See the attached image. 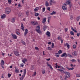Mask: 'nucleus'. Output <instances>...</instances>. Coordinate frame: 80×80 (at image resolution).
Instances as JSON below:
<instances>
[{"label": "nucleus", "mask_w": 80, "mask_h": 80, "mask_svg": "<svg viewBox=\"0 0 80 80\" xmlns=\"http://www.w3.org/2000/svg\"><path fill=\"white\" fill-rule=\"evenodd\" d=\"M11 12V9L9 7H7L6 8L5 12L6 14H9Z\"/></svg>", "instance_id": "1"}, {"label": "nucleus", "mask_w": 80, "mask_h": 80, "mask_svg": "<svg viewBox=\"0 0 80 80\" xmlns=\"http://www.w3.org/2000/svg\"><path fill=\"white\" fill-rule=\"evenodd\" d=\"M40 26H38L36 27V31L38 33H39V34H41L42 33V32L40 31Z\"/></svg>", "instance_id": "2"}, {"label": "nucleus", "mask_w": 80, "mask_h": 80, "mask_svg": "<svg viewBox=\"0 0 80 80\" xmlns=\"http://www.w3.org/2000/svg\"><path fill=\"white\" fill-rule=\"evenodd\" d=\"M65 74L67 78H69L70 77V74L69 72H65Z\"/></svg>", "instance_id": "3"}, {"label": "nucleus", "mask_w": 80, "mask_h": 80, "mask_svg": "<svg viewBox=\"0 0 80 80\" xmlns=\"http://www.w3.org/2000/svg\"><path fill=\"white\" fill-rule=\"evenodd\" d=\"M64 47H67L68 49L70 48V44H69L68 43H65L64 44Z\"/></svg>", "instance_id": "4"}, {"label": "nucleus", "mask_w": 80, "mask_h": 80, "mask_svg": "<svg viewBox=\"0 0 80 80\" xmlns=\"http://www.w3.org/2000/svg\"><path fill=\"white\" fill-rule=\"evenodd\" d=\"M26 69H24L23 71V74L22 76V78H24L25 77V75L26 74Z\"/></svg>", "instance_id": "5"}, {"label": "nucleus", "mask_w": 80, "mask_h": 80, "mask_svg": "<svg viewBox=\"0 0 80 80\" xmlns=\"http://www.w3.org/2000/svg\"><path fill=\"white\" fill-rule=\"evenodd\" d=\"M11 35L13 39H17V36L16 35L12 33Z\"/></svg>", "instance_id": "6"}, {"label": "nucleus", "mask_w": 80, "mask_h": 80, "mask_svg": "<svg viewBox=\"0 0 80 80\" xmlns=\"http://www.w3.org/2000/svg\"><path fill=\"white\" fill-rule=\"evenodd\" d=\"M68 55H70L69 54H67V53H66V52H65L63 54H62L61 56V57H64V56H65L66 57H67V56H68Z\"/></svg>", "instance_id": "7"}, {"label": "nucleus", "mask_w": 80, "mask_h": 80, "mask_svg": "<svg viewBox=\"0 0 80 80\" xmlns=\"http://www.w3.org/2000/svg\"><path fill=\"white\" fill-rule=\"evenodd\" d=\"M49 3L51 5H52L53 3H55V2L53 0H50L49 1Z\"/></svg>", "instance_id": "8"}, {"label": "nucleus", "mask_w": 80, "mask_h": 80, "mask_svg": "<svg viewBox=\"0 0 80 80\" xmlns=\"http://www.w3.org/2000/svg\"><path fill=\"white\" fill-rule=\"evenodd\" d=\"M72 54L74 56H77V51H75L73 52H72Z\"/></svg>", "instance_id": "9"}, {"label": "nucleus", "mask_w": 80, "mask_h": 80, "mask_svg": "<svg viewBox=\"0 0 80 80\" xmlns=\"http://www.w3.org/2000/svg\"><path fill=\"white\" fill-rule=\"evenodd\" d=\"M14 53L15 55L18 57V56H19L20 55V54H19L18 53V52L17 51H14Z\"/></svg>", "instance_id": "10"}, {"label": "nucleus", "mask_w": 80, "mask_h": 80, "mask_svg": "<svg viewBox=\"0 0 80 80\" xmlns=\"http://www.w3.org/2000/svg\"><path fill=\"white\" fill-rule=\"evenodd\" d=\"M46 34L47 35V37H50V32L49 31L47 32Z\"/></svg>", "instance_id": "11"}, {"label": "nucleus", "mask_w": 80, "mask_h": 80, "mask_svg": "<svg viewBox=\"0 0 80 80\" xmlns=\"http://www.w3.org/2000/svg\"><path fill=\"white\" fill-rule=\"evenodd\" d=\"M27 59L25 58L23 59L22 60V62L23 63L25 64V62H27Z\"/></svg>", "instance_id": "12"}, {"label": "nucleus", "mask_w": 80, "mask_h": 80, "mask_svg": "<svg viewBox=\"0 0 80 80\" xmlns=\"http://www.w3.org/2000/svg\"><path fill=\"white\" fill-rule=\"evenodd\" d=\"M21 25L22 30L23 31H24V30H25V28H24V27H23V24L22 23H21Z\"/></svg>", "instance_id": "13"}, {"label": "nucleus", "mask_w": 80, "mask_h": 80, "mask_svg": "<svg viewBox=\"0 0 80 80\" xmlns=\"http://www.w3.org/2000/svg\"><path fill=\"white\" fill-rule=\"evenodd\" d=\"M31 23L33 25H36L37 24V23L35 22V21H32L31 22Z\"/></svg>", "instance_id": "14"}, {"label": "nucleus", "mask_w": 80, "mask_h": 80, "mask_svg": "<svg viewBox=\"0 0 80 80\" xmlns=\"http://www.w3.org/2000/svg\"><path fill=\"white\" fill-rule=\"evenodd\" d=\"M66 3L67 5H70V1L69 0L67 1L66 2Z\"/></svg>", "instance_id": "15"}, {"label": "nucleus", "mask_w": 80, "mask_h": 80, "mask_svg": "<svg viewBox=\"0 0 80 80\" xmlns=\"http://www.w3.org/2000/svg\"><path fill=\"white\" fill-rule=\"evenodd\" d=\"M15 18H12L11 19V22H12V23H14L15 22Z\"/></svg>", "instance_id": "16"}, {"label": "nucleus", "mask_w": 80, "mask_h": 80, "mask_svg": "<svg viewBox=\"0 0 80 80\" xmlns=\"http://www.w3.org/2000/svg\"><path fill=\"white\" fill-rule=\"evenodd\" d=\"M27 33H28V30H27V29H26L24 32V36H25Z\"/></svg>", "instance_id": "17"}, {"label": "nucleus", "mask_w": 80, "mask_h": 80, "mask_svg": "<svg viewBox=\"0 0 80 80\" xmlns=\"http://www.w3.org/2000/svg\"><path fill=\"white\" fill-rule=\"evenodd\" d=\"M47 64L48 66V67H49V68H51V70H53V68H52V66H51L48 63V62L47 63Z\"/></svg>", "instance_id": "18"}, {"label": "nucleus", "mask_w": 80, "mask_h": 80, "mask_svg": "<svg viewBox=\"0 0 80 80\" xmlns=\"http://www.w3.org/2000/svg\"><path fill=\"white\" fill-rule=\"evenodd\" d=\"M46 20H47V19L46 18H44L42 20V23H45L46 22Z\"/></svg>", "instance_id": "19"}, {"label": "nucleus", "mask_w": 80, "mask_h": 80, "mask_svg": "<svg viewBox=\"0 0 80 80\" xmlns=\"http://www.w3.org/2000/svg\"><path fill=\"white\" fill-rule=\"evenodd\" d=\"M6 16V15L5 14H4L3 15L1 16V18H5V17Z\"/></svg>", "instance_id": "20"}, {"label": "nucleus", "mask_w": 80, "mask_h": 80, "mask_svg": "<svg viewBox=\"0 0 80 80\" xmlns=\"http://www.w3.org/2000/svg\"><path fill=\"white\" fill-rule=\"evenodd\" d=\"M58 71H60V72H61L62 73H64L65 72H64V71L63 70L60 69H58Z\"/></svg>", "instance_id": "21"}, {"label": "nucleus", "mask_w": 80, "mask_h": 80, "mask_svg": "<svg viewBox=\"0 0 80 80\" xmlns=\"http://www.w3.org/2000/svg\"><path fill=\"white\" fill-rule=\"evenodd\" d=\"M62 8L63 10H67V7L64 6L62 7Z\"/></svg>", "instance_id": "22"}, {"label": "nucleus", "mask_w": 80, "mask_h": 80, "mask_svg": "<svg viewBox=\"0 0 80 80\" xmlns=\"http://www.w3.org/2000/svg\"><path fill=\"white\" fill-rule=\"evenodd\" d=\"M4 64L5 62H4V61L2 60L1 61V65H3Z\"/></svg>", "instance_id": "23"}, {"label": "nucleus", "mask_w": 80, "mask_h": 80, "mask_svg": "<svg viewBox=\"0 0 80 80\" xmlns=\"http://www.w3.org/2000/svg\"><path fill=\"white\" fill-rule=\"evenodd\" d=\"M47 28V26H44L43 27V28L44 30V31H45V30H46V28Z\"/></svg>", "instance_id": "24"}, {"label": "nucleus", "mask_w": 80, "mask_h": 80, "mask_svg": "<svg viewBox=\"0 0 80 80\" xmlns=\"http://www.w3.org/2000/svg\"><path fill=\"white\" fill-rule=\"evenodd\" d=\"M42 74H45V69H42Z\"/></svg>", "instance_id": "25"}, {"label": "nucleus", "mask_w": 80, "mask_h": 80, "mask_svg": "<svg viewBox=\"0 0 80 80\" xmlns=\"http://www.w3.org/2000/svg\"><path fill=\"white\" fill-rule=\"evenodd\" d=\"M55 14H56V12L54 11H53L52 13H50V14H51V15H55Z\"/></svg>", "instance_id": "26"}, {"label": "nucleus", "mask_w": 80, "mask_h": 80, "mask_svg": "<svg viewBox=\"0 0 80 80\" xmlns=\"http://www.w3.org/2000/svg\"><path fill=\"white\" fill-rule=\"evenodd\" d=\"M45 5L47 7H48V6H49V4H48V2H47V1L46 2Z\"/></svg>", "instance_id": "27"}, {"label": "nucleus", "mask_w": 80, "mask_h": 80, "mask_svg": "<svg viewBox=\"0 0 80 80\" xmlns=\"http://www.w3.org/2000/svg\"><path fill=\"white\" fill-rule=\"evenodd\" d=\"M38 7L35 8L34 9L35 12H37V11H38Z\"/></svg>", "instance_id": "28"}, {"label": "nucleus", "mask_w": 80, "mask_h": 80, "mask_svg": "<svg viewBox=\"0 0 80 80\" xmlns=\"http://www.w3.org/2000/svg\"><path fill=\"white\" fill-rule=\"evenodd\" d=\"M70 34H71V35H73V36H74V35H75V34H74V33H73V31H71Z\"/></svg>", "instance_id": "29"}, {"label": "nucleus", "mask_w": 80, "mask_h": 80, "mask_svg": "<svg viewBox=\"0 0 80 80\" xmlns=\"http://www.w3.org/2000/svg\"><path fill=\"white\" fill-rule=\"evenodd\" d=\"M38 15H39V13H36L35 14V16L36 17H38Z\"/></svg>", "instance_id": "30"}, {"label": "nucleus", "mask_w": 80, "mask_h": 80, "mask_svg": "<svg viewBox=\"0 0 80 80\" xmlns=\"http://www.w3.org/2000/svg\"><path fill=\"white\" fill-rule=\"evenodd\" d=\"M21 42L23 44V45H26V43H25V42H24L23 41H22Z\"/></svg>", "instance_id": "31"}, {"label": "nucleus", "mask_w": 80, "mask_h": 80, "mask_svg": "<svg viewBox=\"0 0 80 80\" xmlns=\"http://www.w3.org/2000/svg\"><path fill=\"white\" fill-rule=\"evenodd\" d=\"M79 20H80V16H78L76 20H77V21H79Z\"/></svg>", "instance_id": "32"}, {"label": "nucleus", "mask_w": 80, "mask_h": 80, "mask_svg": "<svg viewBox=\"0 0 80 80\" xmlns=\"http://www.w3.org/2000/svg\"><path fill=\"white\" fill-rule=\"evenodd\" d=\"M70 19L71 20L73 19V17L72 15H71Z\"/></svg>", "instance_id": "33"}, {"label": "nucleus", "mask_w": 80, "mask_h": 80, "mask_svg": "<svg viewBox=\"0 0 80 80\" xmlns=\"http://www.w3.org/2000/svg\"><path fill=\"white\" fill-rule=\"evenodd\" d=\"M18 32H19V29H16V30L15 31V33H17Z\"/></svg>", "instance_id": "34"}, {"label": "nucleus", "mask_w": 80, "mask_h": 80, "mask_svg": "<svg viewBox=\"0 0 80 80\" xmlns=\"http://www.w3.org/2000/svg\"><path fill=\"white\" fill-rule=\"evenodd\" d=\"M15 73H18V72H19L18 70V69H15Z\"/></svg>", "instance_id": "35"}, {"label": "nucleus", "mask_w": 80, "mask_h": 80, "mask_svg": "<svg viewBox=\"0 0 80 80\" xmlns=\"http://www.w3.org/2000/svg\"><path fill=\"white\" fill-rule=\"evenodd\" d=\"M56 57H59V56L58 53H56Z\"/></svg>", "instance_id": "36"}, {"label": "nucleus", "mask_w": 80, "mask_h": 80, "mask_svg": "<svg viewBox=\"0 0 80 80\" xmlns=\"http://www.w3.org/2000/svg\"><path fill=\"white\" fill-rule=\"evenodd\" d=\"M73 48H77V46L75 45H73Z\"/></svg>", "instance_id": "37"}, {"label": "nucleus", "mask_w": 80, "mask_h": 80, "mask_svg": "<svg viewBox=\"0 0 80 80\" xmlns=\"http://www.w3.org/2000/svg\"><path fill=\"white\" fill-rule=\"evenodd\" d=\"M8 2L9 4H11V2H12V0H8Z\"/></svg>", "instance_id": "38"}, {"label": "nucleus", "mask_w": 80, "mask_h": 80, "mask_svg": "<svg viewBox=\"0 0 80 80\" xmlns=\"http://www.w3.org/2000/svg\"><path fill=\"white\" fill-rule=\"evenodd\" d=\"M76 77H80V74H76Z\"/></svg>", "instance_id": "39"}, {"label": "nucleus", "mask_w": 80, "mask_h": 80, "mask_svg": "<svg viewBox=\"0 0 80 80\" xmlns=\"http://www.w3.org/2000/svg\"><path fill=\"white\" fill-rule=\"evenodd\" d=\"M54 43L52 42V48H53L54 47Z\"/></svg>", "instance_id": "40"}, {"label": "nucleus", "mask_w": 80, "mask_h": 80, "mask_svg": "<svg viewBox=\"0 0 80 80\" xmlns=\"http://www.w3.org/2000/svg\"><path fill=\"white\" fill-rule=\"evenodd\" d=\"M71 62H76V60H75V59H73L71 60Z\"/></svg>", "instance_id": "41"}, {"label": "nucleus", "mask_w": 80, "mask_h": 80, "mask_svg": "<svg viewBox=\"0 0 80 80\" xmlns=\"http://www.w3.org/2000/svg\"><path fill=\"white\" fill-rule=\"evenodd\" d=\"M58 40H61V39H62V37L60 36H59L58 38Z\"/></svg>", "instance_id": "42"}, {"label": "nucleus", "mask_w": 80, "mask_h": 80, "mask_svg": "<svg viewBox=\"0 0 80 80\" xmlns=\"http://www.w3.org/2000/svg\"><path fill=\"white\" fill-rule=\"evenodd\" d=\"M23 66H24V65H23V64L22 63V64L20 65V66L21 67H23Z\"/></svg>", "instance_id": "43"}, {"label": "nucleus", "mask_w": 80, "mask_h": 80, "mask_svg": "<svg viewBox=\"0 0 80 80\" xmlns=\"http://www.w3.org/2000/svg\"><path fill=\"white\" fill-rule=\"evenodd\" d=\"M48 48V50H52V48H50V47H49Z\"/></svg>", "instance_id": "44"}, {"label": "nucleus", "mask_w": 80, "mask_h": 80, "mask_svg": "<svg viewBox=\"0 0 80 80\" xmlns=\"http://www.w3.org/2000/svg\"><path fill=\"white\" fill-rule=\"evenodd\" d=\"M45 8H43L42 9V12H45Z\"/></svg>", "instance_id": "45"}, {"label": "nucleus", "mask_w": 80, "mask_h": 80, "mask_svg": "<svg viewBox=\"0 0 80 80\" xmlns=\"http://www.w3.org/2000/svg\"><path fill=\"white\" fill-rule=\"evenodd\" d=\"M16 33L17 34V35H20V32H16Z\"/></svg>", "instance_id": "46"}, {"label": "nucleus", "mask_w": 80, "mask_h": 80, "mask_svg": "<svg viewBox=\"0 0 80 80\" xmlns=\"http://www.w3.org/2000/svg\"><path fill=\"white\" fill-rule=\"evenodd\" d=\"M8 78H10V77H11V74H10L8 73Z\"/></svg>", "instance_id": "47"}, {"label": "nucleus", "mask_w": 80, "mask_h": 80, "mask_svg": "<svg viewBox=\"0 0 80 80\" xmlns=\"http://www.w3.org/2000/svg\"><path fill=\"white\" fill-rule=\"evenodd\" d=\"M58 53H62V50H60L58 51Z\"/></svg>", "instance_id": "48"}, {"label": "nucleus", "mask_w": 80, "mask_h": 80, "mask_svg": "<svg viewBox=\"0 0 80 80\" xmlns=\"http://www.w3.org/2000/svg\"><path fill=\"white\" fill-rule=\"evenodd\" d=\"M80 35V33H77V36L78 37H79Z\"/></svg>", "instance_id": "49"}, {"label": "nucleus", "mask_w": 80, "mask_h": 80, "mask_svg": "<svg viewBox=\"0 0 80 80\" xmlns=\"http://www.w3.org/2000/svg\"><path fill=\"white\" fill-rule=\"evenodd\" d=\"M47 9L50 11V7H48L47 8Z\"/></svg>", "instance_id": "50"}, {"label": "nucleus", "mask_w": 80, "mask_h": 80, "mask_svg": "<svg viewBox=\"0 0 80 80\" xmlns=\"http://www.w3.org/2000/svg\"><path fill=\"white\" fill-rule=\"evenodd\" d=\"M28 13H29V11H27L26 12V15H28Z\"/></svg>", "instance_id": "51"}, {"label": "nucleus", "mask_w": 80, "mask_h": 80, "mask_svg": "<svg viewBox=\"0 0 80 80\" xmlns=\"http://www.w3.org/2000/svg\"><path fill=\"white\" fill-rule=\"evenodd\" d=\"M68 31V28H65V32H67V31Z\"/></svg>", "instance_id": "52"}, {"label": "nucleus", "mask_w": 80, "mask_h": 80, "mask_svg": "<svg viewBox=\"0 0 80 80\" xmlns=\"http://www.w3.org/2000/svg\"><path fill=\"white\" fill-rule=\"evenodd\" d=\"M66 68H67V69H68V70H70V68H68V67H67Z\"/></svg>", "instance_id": "53"}, {"label": "nucleus", "mask_w": 80, "mask_h": 80, "mask_svg": "<svg viewBox=\"0 0 80 80\" xmlns=\"http://www.w3.org/2000/svg\"><path fill=\"white\" fill-rule=\"evenodd\" d=\"M74 69V68L73 67H72V68H70V70H72Z\"/></svg>", "instance_id": "54"}, {"label": "nucleus", "mask_w": 80, "mask_h": 80, "mask_svg": "<svg viewBox=\"0 0 80 80\" xmlns=\"http://www.w3.org/2000/svg\"><path fill=\"white\" fill-rule=\"evenodd\" d=\"M48 44H49V45H51V44H52V42H48Z\"/></svg>", "instance_id": "55"}, {"label": "nucleus", "mask_w": 80, "mask_h": 80, "mask_svg": "<svg viewBox=\"0 0 80 80\" xmlns=\"http://www.w3.org/2000/svg\"><path fill=\"white\" fill-rule=\"evenodd\" d=\"M48 18H52V16H49L48 17Z\"/></svg>", "instance_id": "56"}, {"label": "nucleus", "mask_w": 80, "mask_h": 80, "mask_svg": "<svg viewBox=\"0 0 80 80\" xmlns=\"http://www.w3.org/2000/svg\"><path fill=\"white\" fill-rule=\"evenodd\" d=\"M36 72H35L34 73V74H33V75H34V76H35V75H36Z\"/></svg>", "instance_id": "57"}, {"label": "nucleus", "mask_w": 80, "mask_h": 80, "mask_svg": "<svg viewBox=\"0 0 80 80\" xmlns=\"http://www.w3.org/2000/svg\"><path fill=\"white\" fill-rule=\"evenodd\" d=\"M50 20V18H48V23H49L50 22V21H49V20Z\"/></svg>", "instance_id": "58"}, {"label": "nucleus", "mask_w": 80, "mask_h": 80, "mask_svg": "<svg viewBox=\"0 0 80 80\" xmlns=\"http://www.w3.org/2000/svg\"><path fill=\"white\" fill-rule=\"evenodd\" d=\"M63 5H65V6H67V5H68V4H67V3H64L63 4Z\"/></svg>", "instance_id": "59"}, {"label": "nucleus", "mask_w": 80, "mask_h": 80, "mask_svg": "<svg viewBox=\"0 0 80 80\" xmlns=\"http://www.w3.org/2000/svg\"><path fill=\"white\" fill-rule=\"evenodd\" d=\"M71 29L72 30V31H73L75 30L74 29H73V27L71 28Z\"/></svg>", "instance_id": "60"}, {"label": "nucleus", "mask_w": 80, "mask_h": 80, "mask_svg": "<svg viewBox=\"0 0 80 80\" xmlns=\"http://www.w3.org/2000/svg\"><path fill=\"white\" fill-rule=\"evenodd\" d=\"M60 79L61 80H63V78H62V76H60Z\"/></svg>", "instance_id": "61"}, {"label": "nucleus", "mask_w": 80, "mask_h": 80, "mask_svg": "<svg viewBox=\"0 0 80 80\" xmlns=\"http://www.w3.org/2000/svg\"><path fill=\"white\" fill-rule=\"evenodd\" d=\"M71 38L72 40H73L74 39V38L73 37H71Z\"/></svg>", "instance_id": "62"}, {"label": "nucleus", "mask_w": 80, "mask_h": 80, "mask_svg": "<svg viewBox=\"0 0 80 80\" xmlns=\"http://www.w3.org/2000/svg\"><path fill=\"white\" fill-rule=\"evenodd\" d=\"M20 80H23V78H20Z\"/></svg>", "instance_id": "63"}, {"label": "nucleus", "mask_w": 80, "mask_h": 80, "mask_svg": "<svg viewBox=\"0 0 80 80\" xmlns=\"http://www.w3.org/2000/svg\"><path fill=\"white\" fill-rule=\"evenodd\" d=\"M35 49H36V50H38V47H35Z\"/></svg>", "instance_id": "64"}]
</instances>
